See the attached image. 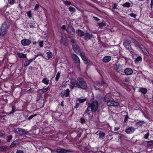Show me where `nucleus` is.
Here are the masks:
<instances>
[{
    "instance_id": "nucleus-1",
    "label": "nucleus",
    "mask_w": 153,
    "mask_h": 153,
    "mask_svg": "<svg viewBox=\"0 0 153 153\" xmlns=\"http://www.w3.org/2000/svg\"><path fill=\"white\" fill-rule=\"evenodd\" d=\"M133 43L134 44L135 47H138L142 51L144 54L147 56H149V53L146 49L141 43L137 41L135 39L133 38H131Z\"/></svg>"
},
{
    "instance_id": "nucleus-2",
    "label": "nucleus",
    "mask_w": 153,
    "mask_h": 153,
    "mask_svg": "<svg viewBox=\"0 0 153 153\" xmlns=\"http://www.w3.org/2000/svg\"><path fill=\"white\" fill-rule=\"evenodd\" d=\"M76 88H78L86 89L87 87V84L84 79L82 78H78L75 81Z\"/></svg>"
},
{
    "instance_id": "nucleus-3",
    "label": "nucleus",
    "mask_w": 153,
    "mask_h": 153,
    "mask_svg": "<svg viewBox=\"0 0 153 153\" xmlns=\"http://www.w3.org/2000/svg\"><path fill=\"white\" fill-rule=\"evenodd\" d=\"M7 28L8 26L6 22H4L2 24L0 28V36H4L6 34Z\"/></svg>"
},
{
    "instance_id": "nucleus-4",
    "label": "nucleus",
    "mask_w": 153,
    "mask_h": 153,
    "mask_svg": "<svg viewBox=\"0 0 153 153\" xmlns=\"http://www.w3.org/2000/svg\"><path fill=\"white\" fill-rule=\"evenodd\" d=\"M73 60L74 63L76 65L78 69L80 71V60L78 57L75 54H73L72 56Z\"/></svg>"
},
{
    "instance_id": "nucleus-5",
    "label": "nucleus",
    "mask_w": 153,
    "mask_h": 153,
    "mask_svg": "<svg viewBox=\"0 0 153 153\" xmlns=\"http://www.w3.org/2000/svg\"><path fill=\"white\" fill-rule=\"evenodd\" d=\"M99 104L97 100H94L91 103H89L88 105L91 108L92 111L95 112L98 109Z\"/></svg>"
},
{
    "instance_id": "nucleus-6",
    "label": "nucleus",
    "mask_w": 153,
    "mask_h": 153,
    "mask_svg": "<svg viewBox=\"0 0 153 153\" xmlns=\"http://www.w3.org/2000/svg\"><path fill=\"white\" fill-rule=\"evenodd\" d=\"M92 112L93 111L92 110H91V108L88 105L87 110L84 112L83 114V116H84L85 118V117L87 114L88 116L90 119H92L93 116V113Z\"/></svg>"
},
{
    "instance_id": "nucleus-7",
    "label": "nucleus",
    "mask_w": 153,
    "mask_h": 153,
    "mask_svg": "<svg viewBox=\"0 0 153 153\" xmlns=\"http://www.w3.org/2000/svg\"><path fill=\"white\" fill-rule=\"evenodd\" d=\"M15 132L19 135L22 136L26 134L29 133V131H26L25 129L19 128H14Z\"/></svg>"
},
{
    "instance_id": "nucleus-8",
    "label": "nucleus",
    "mask_w": 153,
    "mask_h": 153,
    "mask_svg": "<svg viewBox=\"0 0 153 153\" xmlns=\"http://www.w3.org/2000/svg\"><path fill=\"white\" fill-rule=\"evenodd\" d=\"M123 44L131 53L134 52L131 46V42L130 41L128 40H126L123 42Z\"/></svg>"
},
{
    "instance_id": "nucleus-9",
    "label": "nucleus",
    "mask_w": 153,
    "mask_h": 153,
    "mask_svg": "<svg viewBox=\"0 0 153 153\" xmlns=\"http://www.w3.org/2000/svg\"><path fill=\"white\" fill-rule=\"evenodd\" d=\"M67 28L66 29L69 35H74L75 34V31L74 28L71 25L68 24L67 25Z\"/></svg>"
},
{
    "instance_id": "nucleus-10",
    "label": "nucleus",
    "mask_w": 153,
    "mask_h": 153,
    "mask_svg": "<svg viewBox=\"0 0 153 153\" xmlns=\"http://www.w3.org/2000/svg\"><path fill=\"white\" fill-rule=\"evenodd\" d=\"M114 68L116 72L119 73L123 72V70L122 65L117 64H115L114 65Z\"/></svg>"
},
{
    "instance_id": "nucleus-11",
    "label": "nucleus",
    "mask_w": 153,
    "mask_h": 153,
    "mask_svg": "<svg viewBox=\"0 0 153 153\" xmlns=\"http://www.w3.org/2000/svg\"><path fill=\"white\" fill-rule=\"evenodd\" d=\"M70 91L69 89L67 88L65 90L62 91L60 93L61 96L63 98L64 97H67L70 96Z\"/></svg>"
},
{
    "instance_id": "nucleus-12",
    "label": "nucleus",
    "mask_w": 153,
    "mask_h": 153,
    "mask_svg": "<svg viewBox=\"0 0 153 153\" xmlns=\"http://www.w3.org/2000/svg\"><path fill=\"white\" fill-rule=\"evenodd\" d=\"M80 55L85 64H87L90 61L86 57L84 53H80Z\"/></svg>"
},
{
    "instance_id": "nucleus-13",
    "label": "nucleus",
    "mask_w": 153,
    "mask_h": 153,
    "mask_svg": "<svg viewBox=\"0 0 153 153\" xmlns=\"http://www.w3.org/2000/svg\"><path fill=\"white\" fill-rule=\"evenodd\" d=\"M107 104L108 106H117L119 105V103L117 102H116L111 99Z\"/></svg>"
},
{
    "instance_id": "nucleus-14",
    "label": "nucleus",
    "mask_w": 153,
    "mask_h": 153,
    "mask_svg": "<svg viewBox=\"0 0 153 153\" xmlns=\"http://www.w3.org/2000/svg\"><path fill=\"white\" fill-rule=\"evenodd\" d=\"M21 44L24 46L29 45L31 42V41L30 39H24L21 41Z\"/></svg>"
},
{
    "instance_id": "nucleus-15",
    "label": "nucleus",
    "mask_w": 153,
    "mask_h": 153,
    "mask_svg": "<svg viewBox=\"0 0 153 153\" xmlns=\"http://www.w3.org/2000/svg\"><path fill=\"white\" fill-rule=\"evenodd\" d=\"M125 75H131L133 72L132 69L130 68H126L124 71Z\"/></svg>"
},
{
    "instance_id": "nucleus-16",
    "label": "nucleus",
    "mask_w": 153,
    "mask_h": 153,
    "mask_svg": "<svg viewBox=\"0 0 153 153\" xmlns=\"http://www.w3.org/2000/svg\"><path fill=\"white\" fill-rule=\"evenodd\" d=\"M72 46L74 51L76 53H78L80 52L79 47L76 44H73Z\"/></svg>"
},
{
    "instance_id": "nucleus-17",
    "label": "nucleus",
    "mask_w": 153,
    "mask_h": 153,
    "mask_svg": "<svg viewBox=\"0 0 153 153\" xmlns=\"http://www.w3.org/2000/svg\"><path fill=\"white\" fill-rule=\"evenodd\" d=\"M70 152V151L62 148L57 149V153H66Z\"/></svg>"
},
{
    "instance_id": "nucleus-18",
    "label": "nucleus",
    "mask_w": 153,
    "mask_h": 153,
    "mask_svg": "<svg viewBox=\"0 0 153 153\" xmlns=\"http://www.w3.org/2000/svg\"><path fill=\"white\" fill-rule=\"evenodd\" d=\"M83 36H84V39L86 41L89 40L91 39V35L88 32L85 33Z\"/></svg>"
},
{
    "instance_id": "nucleus-19",
    "label": "nucleus",
    "mask_w": 153,
    "mask_h": 153,
    "mask_svg": "<svg viewBox=\"0 0 153 153\" xmlns=\"http://www.w3.org/2000/svg\"><path fill=\"white\" fill-rule=\"evenodd\" d=\"M135 130V128H133L132 127H130L127 128L125 132L128 134L132 133Z\"/></svg>"
},
{
    "instance_id": "nucleus-20",
    "label": "nucleus",
    "mask_w": 153,
    "mask_h": 153,
    "mask_svg": "<svg viewBox=\"0 0 153 153\" xmlns=\"http://www.w3.org/2000/svg\"><path fill=\"white\" fill-rule=\"evenodd\" d=\"M111 99L110 94H107L103 98L104 100L108 102Z\"/></svg>"
},
{
    "instance_id": "nucleus-21",
    "label": "nucleus",
    "mask_w": 153,
    "mask_h": 153,
    "mask_svg": "<svg viewBox=\"0 0 153 153\" xmlns=\"http://www.w3.org/2000/svg\"><path fill=\"white\" fill-rule=\"evenodd\" d=\"M49 89V87H48L46 88H43V89H39V93L40 94H42L44 92L47 91Z\"/></svg>"
},
{
    "instance_id": "nucleus-22",
    "label": "nucleus",
    "mask_w": 153,
    "mask_h": 153,
    "mask_svg": "<svg viewBox=\"0 0 153 153\" xmlns=\"http://www.w3.org/2000/svg\"><path fill=\"white\" fill-rule=\"evenodd\" d=\"M19 142L17 140L14 141L10 145V148L19 145Z\"/></svg>"
},
{
    "instance_id": "nucleus-23",
    "label": "nucleus",
    "mask_w": 153,
    "mask_h": 153,
    "mask_svg": "<svg viewBox=\"0 0 153 153\" xmlns=\"http://www.w3.org/2000/svg\"><path fill=\"white\" fill-rule=\"evenodd\" d=\"M111 59V57L108 56H105L103 58V61L105 63L109 62Z\"/></svg>"
},
{
    "instance_id": "nucleus-24",
    "label": "nucleus",
    "mask_w": 153,
    "mask_h": 153,
    "mask_svg": "<svg viewBox=\"0 0 153 153\" xmlns=\"http://www.w3.org/2000/svg\"><path fill=\"white\" fill-rule=\"evenodd\" d=\"M76 32L77 33L78 35L80 37L83 36L85 33L84 31L79 29L76 30Z\"/></svg>"
},
{
    "instance_id": "nucleus-25",
    "label": "nucleus",
    "mask_w": 153,
    "mask_h": 153,
    "mask_svg": "<svg viewBox=\"0 0 153 153\" xmlns=\"http://www.w3.org/2000/svg\"><path fill=\"white\" fill-rule=\"evenodd\" d=\"M94 86L96 89H99V88H100V83L98 82H96L94 83Z\"/></svg>"
},
{
    "instance_id": "nucleus-26",
    "label": "nucleus",
    "mask_w": 153,
    "mask_h": 153,
    "mask_svg": "<svg viewBox=\"0 0 153 153\" xmlns=\"http://www.w3.org/2000/svg\"><path fill=\"white\" fill-rule=\"evenodd\" d=\"M145 122L144 121L140 120L136 122L135 123V125L136 126L139 127L143 125L145 123Z\"/></svg>"
},
{
    "instance_id": "nucleus-27",
    "label": "nucleus",
    "mask_w": 153,
    "mask_h": 153,
    "mask_svg": "<svg viewBox=\"0 0 153 153\" xmlns=\"http://www.w3.org/2000/svg\"><path fill=\"white\" fill-rule=\"evenodd\" d=\"M123 112H124V113L126 114V115L125 117L124 123L125 125L126 124V121H127L128 119L129 118V117L128 116V114L127 112L126 111H124Z\"/></svg>"
},
{
    "instance_id": "nucleus-28",
    "label": "nucleus",
    "mask_w": 153,
    "mask_h": 153,
    "mask_svg": "<svg viewBox=\"0 0 153 153\" xmlns=\"http://www.w3.org/2000/svg\"><path fill=\"white\" fill-rule=\"evenodd\" d=\"M18 56L20 58H26L27 55L26 54H24L22 53H17Z\"/></svg>"
},
{
    "instance_id": "nucleus-29",
    "label": "nucleus",
    "mask_w": 153,
    "mask_h": 153,
    "mask_svg": "<svg viewBox=\"0 0 153 153\" xmlns=\"http://www.w3.org/2000/svg\"><path fill=\"white\" fill-rule=\"evenodd\" d=\"M71 86L70 87L71 89H73L74 88H76V84L75 82L74 81L71 82H70Z\"/></svg>"
},
{
    "instance_id": "nucleus-30",
    "label": "nucleus",
    "mask_w": 153,
    "mask_h": 153,
    "mask_svg": "<svg viewBox=\"0 0 153 153\" xmlns=\"http://www.w3.org/2000/svg\"><path fill=\"white\" fill-rule=\"evenodd\" d=\"M32 62V60H31V59H29L27 61H26L25 62L24 64V66L27 67Z\"/></svg>"
},
{
    "instance_id": "nucleus-31",
    "label": "nucleus",
    "mask_w": 153,
    "mask_h": 153,
    "mask_svg": "<svg viewBox=\"0 0 153 153\" xmlns=\"http://www.w3.org/2000/svg\"><path fill=\"white\" fill-rule=\"evenodd\" d=\"M42 82L43 83L47 85L49 84V80L47 78H44L42 79Z\"/></svg>"
},
{
    "instance_id": "nucleus-32",
    "label": "nucleus",
    "mask_w": 153,
    "mask_h": 153,
    "mask_svg": "<svg viewBox=\"0 0 153 153\" xmlns=\"http://www.w3.org/2000/svg\"><path fill=\"white\" fill-rule=\"evenodd\" d=\"M139 91L145 94L147 92V90L146 88H142L140 89Z\"/></svg>"
},
{
    "instance_id": "nucleus-33",
    "label": "nucleus",
    "mask_w": 153,
    "mask_h": 153,
    "mask_svg": "<svg viewBox=\"0 0 153 153\" xmlns=\"http://www.w3.org/2000/svg\"><path fill=\"white\" fill-rule=\"evenodd\" d=\"M105 133L104 132H100L99 134V139H102L103 137H105Z\"/></svg>"
},
{
    "instance_id": "nucleus-34",
    "label": "nucleus",
    "mask_w": 153,
    "mask_h": 153,
    "mask_svg": "<svg viewBox=\"0 0 153 153\" xmlns=\"http://www.w3.org/2000/svg\"><path fill=\"white\" fill-rule=\"evenodd\" d=\"M78 100L79 102L82 103L86 100V98H82V97H81L78 99Z\"/></svg>"
},
{
    "instance_id": "nucleus-35",
    "label": "nucleus",
    "mask_w": 153,
    "mask_h": 153,
    "mask_svg": "<svg viewBox=\"0 0 153 153\" xmlns=\"http://www.w3.org/2000/svg\"><path fill=\"white\" fill-rule=\"evenodd\" d=\"M13 137L12 135H10L7 136L6 137V140L7 142H9L12 139Z\"/></svg>"
},
{
    "instance_id": "nucleus-36",
    "label": "nucleus",
    "mask_w": 153,
    "mask_h": 153,
    "mask_svg": "<svg viewBox=\"0 0 153 153\" xmlns=\"http://www.w3.org/2000/svg\"><path fill=\"white\" fill-rule=\"evenodd\" d=\"M47 57L48 59L51 58L53 56L52 53L51 52H48L47 53Z\"/></svg>"
},
{
    "instance_id": "nucleus-37",
    "label": "nucleus",
    "mask_w": 153,
    "mask_h": 153,
    "mask_svg": "<svg viewBox=\"0 0 153 153\" xmlns=\"http://www.w3.org/2000/svg\"><path fill=\"white\" fill-rule=\"evenodd\" d=\"M6 150V148L4 146L0 147V152H5Z\"/></svg>"
},
{
    "instance_id": "nucleus-38",
    "label": "nucleus",
    "mask_w": 153,
    "mask_h": 153,
    "mask_svg": "<svg viewBox=\"0 0 153 153\" xmlns=\"http://www.w3.org/2000/svg\"><path fill=\"white\" fill-rule=\"evenodd\" d=\"M130 6V4L129 2H126L123 4V6L125 7H129Z\"/></svg>"
},
{
    "instance_id": "nucleus-39",
    "label": "nucleus",
    "mask_w": 153,
    "mask_h": 153,
    "mask_svg": "<svg viewBox=\"0 0 153 153\" xmlns=\"http://www.w3.org/2000/svg\"><path fill=\"white\" fill-rule=\"evenodd\" d=\"M60 76V73L59 72L57 73V74L56 75V77H55V80L56 81V82H57Z\"/></svg>"
},
{
    "instance_id": "nucleus-40",
    "label": "nucleus",
    "mask_w": 153,
    "mask_h": 153,
    "mask_svg": "<svg viewBox=\"0 0 153 153\" xmlns=\"http://www.w3.org/2000/svg\"><path fill=\"white\" fill-rule=\"evenodd\" d=\"M62 1L63 3L66 5L72 4V3L70 1H65L64 0H63Z\"/></svg>"
},
{
    "instance_id": "nucleus-41",
    "label": "nucleus",
    "mask_w": 153,
    "mask_h": 153,
    "mask_svg": "<svg viewBox=\"0 0 153 153\" xmlns=\"http://www.w3.org/2000/svg\"><path fill=\"white\" fill-rule=\"evenodd\" d=\"M70 12H74L76 10L74 8V7H72L70 6L68 8Z\"/></svg>"
},
{
    "instance_id": "nucleus-42",
    "label": "nucleus",
    "mask_w": 153,
    "mask_h": 153,
    "mask_svg": "<svg viewBox=\"0 0 153 153\" xmlns=\"http://www.w3.org/2000/svg\"><path fill=\"white\" fill-rule=\"evenodd\" d=\"M100 27H102L103 26H105L106 25L105 23V22H102L101 23H99L97 24Z\"/></svg>"
},
{
    "instance_id": "nucleus-43",
    "label": "nucleus",
    "mask_w": 153,
    "mask_h": 153,
    "mask_svg": "<svg viewBox=\"0 0 153 153\" xmlns=\"http://www.w3.org/2000/svg\"><path fill=\"white\" fill-rule=\"evenodd\" d=\"M85 120L82 117L80 119V122L81 124L85 123Z\"/></svg>"
},
{
    "instance_id": "nucleus-44",
    "label": "nucleus",
    "mask_w": 153,
    "mask_h": 153,
    "mask_svg": "<svg viewBox=\"0 0 153 153\" xmlns=\"http://www.w3.org/2000/svg\"><path fill=\"white\" fill-rule=\"evenodd\" d=\"M37 115V114H34V115H30V116L28 117V118H27V119L28 120H30V119H31L33 117H34V116H36V115Z\"/></svg>"
},
{
    "instance_id": "nucleus-45",
    "label": "nucleus",
    "mask_w": 153,
    "mask_h": 153,
    "mask_svg": "<svg viewBox=\"0 0 153 153\" xmlns=\"http://www.w3.org/2000/svg\"><path fill=\"white\" fill-rule=\"evenodd\" d=\"M129 15L132 17L135 18L136 17V15L133 13H131L129 14Z\"/></svg>"
},
{
    "instance_id": "nucleus-46",
    "label": "nucleus",
    "mask_w": 153,
    "mask_h": 153,
    "mask_svg": "<svg viewBox=\"0 0 153 153\" xmlns=\"http://www.w3.org/2000/svg\"><path fill=\"white\" fill-rule=\"evenodd\" d=\"M130 80V79L129 77H126L124 80V81L126 82H129Z\"/></svg>"
},
{
    "instance_id": "nucleus-47",
    "label": "nucleus",
    "mask_w": 153,
    "mask_h": 153,
    "mask_svg": "<svg viewBox=\"0 0 153 153\" xmlns=\"http://www.w3.org/2000/svg\"><path fill=\"white\" fill-rule=\"evenodd\" d=\"M27 15L30 18L32 16V14L31 13V11H28L27 12Z\"/></svg>"
},
{
    "instance_id": "nucleus-48",
    "label": "nucleus",
    "mask_w": 153,
    "mask_h": 153,
    "mask_svg": "<svg viewBox=\"0 0 153 153\" xmlns=\"http://www.w3.org/2000/svg\"><path fill=\"white\" fill-rule=\"evenodd\" d=\"M142 60V58L140 56H139L138 57H137L136 59V60L137 61H141Z\"/></svg>"
},
{
    "instance_id": "nucleus-49",
    "label": "nucleus",
    "mask_w": 153,
    "mask_h": 153,
    "mask_svg": "<svg viewBox=\"0 0 153 153\" xmlns=\"http://www.w3.org/2000/svg\"><path fill=\"white\" fill-rule=\"evenodd\" d=\"M149 132H148L146 133V134H145L144 135V138H145L146 139H148V137L149 135Z\"/></svg>"
},
{
    "instance_id": "nucleus-50",
    "label": "nucleus",
    "mask_w": 153,
    "mask_h": 153,
    "mask_svg": "<svg viewBox=\"0 0 153 153\" xmlns=\"http://www.w3.org/2000/svg\"><path fill=\"white\" fill-rule=\"evenodd\" d=\"M12 110L9 113L10 114H12L14 113L16 111L15 109L13 108V106H12Z\"/></svg>"
},
{
    "instance_id": "nucleus-51",
    "label": "nucleus",
    "mask_w": 153,
    "mask_h": 153,
    "mask_svg": "<svg viewBox=\"0 0 153 153\" xmlns=\"http://www.w3.org/2000/svg\"><path fill=\"white\" fill-rule=\"evenodd\" d=\"M117 4L115 3L113 5V7L114 9H117Z\"/></svg>"
},
{
    "instance_id": "nucleus-52",
    "label": "nucleus",
    "mask_w": 153,
    "mask_h": 153,
    "mask_svg": "<svg viewBox=\"0 0 153 153\" xmlns=\"http://www.w3.org/2000/svg\"><path fill=\"white\" fill-rule=\"evenodd\" d=\"M29 26L30 27L33 28H34L35 27V26L34 24L32 23H30Z\"/></svg>"
},
{
    "instance_id": "nucleus-53",
    "label": "nucleus",
    "mask_w": 153,
    "mask_h": 153,
    "mask_svg": "<svg viewBox=\"0 0 153 153\" xmlns=\"http://www.w3.org/2000/svg\"><path fill=\"white\" fill-rule=\"evenodd\" d=\"M39 8V5L38 4H36V5L34 9L35 10H36L38 9Z\"/></svg>"
},
{
    "instance_id": "nucleus-54",
    "label": "nucleus",
    "mask_w": 153,
    "mask_h": 153,
    "mask_svg": "<svg viewBox=\"0 0 153 153\" xmlns=\"http://www.w3.org/2000/svg\"><path fill=\"white\" fill-rule=\"evenodd\" d=\"M15 0H10L9 4H13L14 3Z\"/></svg>"
},
{
    "instance_id": "nucleus-55",
    "label": "nucleus",
    "mask_w": 153,
    "mask_h": 153,
    "mask_svg": "<svg viewBox=\"0 0 153 153\" xmlns=\"http://www.w3.org/2000/svg\"><path fill=\"white\" fill-rule=\"evenodd\" d=\"M43 41H41L39 42V45L40 47H43Z\"/></svg>"
},
{
    "instance_id": "nucleus-56",
    "label": "nucleus",
    "mask_w": 153,
    "mask_h": 153,
    "mask_svg": "<svg viewBox=\"0 0 153 153\" xmlns=\"http://www.w3.org/2000/svg\"><path fill=\"white\" fill-rule=\"evenodd\" d=\"M153 143V141H150L147 142V143L148 145H152Z\"/></svg>"
},
{
    "instance_id": "nucleus-57",
    "label": "nucleus",
    "mask_w": 153,
    "mask_h": 153,
    "mask_svg": "<svg viewBox=\"0 0 153 153\" xmlns=\"http://www.w3.org/2000/svg\"><path fill=\"white\" fill-rule=\"evenodd\" d=\"M50 150L51 153H57V149L55 150H52L51 149Z\"/></svg>"
},
{
    "instance_id": "nucleus-58",
    "label": "nucleus",
    "mask_w": 153,
    "mask_h": 153,
    "mask_svg": "<svg viewBox=\"0 0 153 153\" xmlns=\"http://www.w3.org/2000/svg\"><path fill=\"white\" fill-rule=\"evenodd\" d=\"M80 105L79 103H76L75 105V106L74 108H77Z\"/></svg>"
},
{
    "instance_id": "nucleus-59",
    "label": "nucleus",
    "mask_w": 153,
    "mask_h": 153,
    "mask_svg": "<svg viewBox=\"0 0 153 153\" xmlns=\"http://www.w3.org/2000/svg\"><path fill=\"white\" fill-rule=\"evenodd\" d=\"M93 18L94 19L95 21H98L100 20V19L96 17L93 16Z\"/></svg>"
},
{
    "instance_id": "nucleus-60",
    "label": "nucleus",
    "mask_w": 153,
    "mask_h": 153,
    "mask_svg": "<svg viewBox=\"0 0 153 153\" xmlns=\"http://www.w3.org/2000/svg\"><path fill=\"white\" fill-rule=\"evenodd\" d=\"M16 153H24V152L21 150H18Z\"/></svg>"
},
{
    "instance_id": "nucleus-61",
    "label": "nucleus",
    "mask_w": 153,
    "mask_h": 153,
    "mask_svg": "<svg viewBox=\"0 0 153 153\" xmlns=\"http://www.w3.org/2000/svg\"><path fill=\"white\" fill-rule=\"evenodd\" d=\"M42 54L40 53H38L37 55H35V56H36V57H37L39 56H42Z\"/></svg>"
},
{
    "instance_id": "nucleus-62",
    "label": "nucleus",
    "mask_w": 153,
    "mask_h": 153,
    "mask_svg": "<svg viewBox=\"0 0 153 153\" xmlns=\"http://www.w3.org/2000/svg\"><path fill=\"white\" fill-rule=\"evenodd\" d=\"M61 28L63 30H66V29L67 28H66V26L65 25H63L61 27Z\"/></svg>"
},
{
    "instance_id": "nucleus-63",
    "label": "nucleus",
    "mask_w": 153,
    "mask_h": 153,
    "mask_svg": "<svg viewBox=\"0 0 153 153\" xmlns=\"http://www.w3.org/2000/svg\"><path fill=\"white\" fill-rule=\"evenodd\" d=\"M153 5V0H151V2L150 4V7L152 9Z\"/></svg>"
},
{
    "instance_id": "nucleus-64",
    "label": "nucleus",
    "mask_w": 153,
    "mask_h": 153,
    "mask_svg": "<svg viewBox=\"0 0 153 153\" xmlns=\"http://www.w3.org/2000/svg\"><path fill=\"white\" fill-rule=\"evenodd\" d=\"M4 135V134L0 132V137H2Z\"/></svg>"
}]
</instances>
